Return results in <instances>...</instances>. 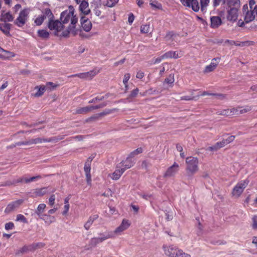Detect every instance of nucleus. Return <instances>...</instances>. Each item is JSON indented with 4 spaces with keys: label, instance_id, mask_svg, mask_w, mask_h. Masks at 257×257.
Wrapping results in <instances>:
<instances>
[{
    "label": "nucleus",
    "instance_id": "obj_1",
    "mask_svg": "<svg viewBox=\"0 0 257 257\" xmlns=\"http://www.w3.org/2000/svg\"><path fill=\"white\" fill-rule=\"evenodd\" d=\"M61 21L65 25L69 22L70 24L66 28L64 32H63V35L64 37H67L70 34L75 36L77 33V30L76 29V25L78 21V19L74 15V9L73 7L70 6L68 10L63 12L61 14Z\"/></svg>",
    "mask_w": 257,
    "mask_h": 257
},
{
    "label": "nucleus",
    "instance_id": "obj_2",
    "mask_svg": "<svg viewBox=\"0 0 257 257\" xmlns=\"http://www.w3.org/2000/svg\"><path fill=\"white\" fill-rule=\"evenodd\" d=\"M186 167V176L188 179H191L193 176L198 172L199 170V161L197 157H188L185 160Z\"/></svg>",
    "mask_w": 257,
    "mask_h": 257
},
{
    "label": "nucleus",
    "instance_id": "obj_3",
    "mask_svg": "<svg viewBox=\"0 0 257 257\" xmlns=\"http://www.w3.org/2000/svg\"><path fill=\"white\" fill-rule=\"evenodd\" d=\"M48 28L53 31L54 34L56 36L64 37L63 32L66 30L65 25L58 20H50L48 23Z\"/></svg>",
    "mask_w": 257,
    "mask_h": 257
},
{
    "label": "nucleus",
    "instance_id": "obj_4",
    "mask_svg": "<svg viewBox=\"0 0 257 257\" xmlns=\"http://www.w3.org/2000/svg\"><path fill=\"white\" fill-rule=\"evenodd\" d=\"M257 6H255L253 10L249 9L247 5H244L242 7L243 14L244 15V21L246 23H249L255 19V14H256Z\"/></svg>",
    "mask_w": 257,
    "mask_h": 257
},
{
    "label": "nucleus",
    "instance_id": "obj_5",
    "mask_svg": "<svg viewBox=\"0 0 257 257\" xmlns=\"http://www.w3.org/2000/svg\"><path fill=\"white\" fill-rule=\"evenodd\" d=\"M30 10L29 9L26 8L22 10L18 17L15 21V24L19 27H23L27 22Z\"/></svg>",
    "mask_w": 257,
    "mask_h": 257
},
{
    "label": "nucleus",
    "instance_id": "obj_6",
    "mask_svg": "<svg viewBox=\"0 0 257 257\" xmlns=\"http://www.w3.org/2000/svg\"><path fill=\"white\" fill-rule=\"evenodd\" d=\"M249 183V180L245 179L239 182L233 188L232 194L233 196L239 197Z\"/></svg>",
    "mask_w": 257,
    "mask_h": 257
},
{
    "label": "nucleus",
    "instance_id": "obj_7",
    "mask_svg": "<svg viewBox=\"0 0 257 257\" xmlns=\"http://www.w3.org/2000/svg\"><path fill=\"white\" fill-rule=\"evenodd\" d=\"M93 158V156L89 157L85 162L84 167V171L86 175V182L88 185H91V176L90 174L91 163Z\"/></svg>",
    "mask_w": 257,
    "mask_h": 257
},
{
    "label": "nucleus",
    "instance_id": "obj_8",
    "mask_svg": "<svg viewBox=\"0 0 257 257\" xmlns=\"http://www.w3.org/2000/svg\"><path fill=\"white\" fill-rule=\"evenodd\" d=\"M226 19L230 22H235L237 21L238 17V10L239 9L235 8L226 9Z\"/></svg>",
    "mask_w": 257,
    "mask_h": 257
},
{
    "label": "nucleus",
    "instance_id": "obj_9",
    "mask_svg": "<svg viewBox=\"0 0 257 257\" xmlns=\"http://www.w3.org/2000/svg\"><path fill=\"white\" fill-rule=\"evenodd\" d=\"M163 248L165 251V253L166 255L169 257H178L179 250L178 248L173 245L169 246L164 245Z\"/></svg>",
    "mask_w": 257,
    "mask_h": 257
},
{
    "label": "nucleus",
    "instance_id": "obj_10",
    "mask_svg": "<svg viewBox=\"0 0 257 257\" xmlns=\"http://www.w3.org/2000/svg\"><path fill=\"white\" fill-rule=\"evenodd\" d=\"M23 202V199H19L11 202L7 206L5 209V212L8 214L15 210L20 207Z\"/></svg>",
    "mask_w": 257,
    "mask_h": 257
},
{
    "label": "nucleus",
    "instance_id": "obj_11",
    "mask_svg": "<svg viewBox=\"0 0 257 257\" xmlns=\"http://www.w3.org/2000/svg\"><path fill=\"white\" fill-rule=\"evenodd\" d=\"M181 1L184 6L191 7L195 12H198L200 9L198 0H181Z\"/></svg>",
    "mask_w": 257,
    "mask_h": 257
},
{
    "label": "nucleus",
    "instance_id": "obj_12",
    "mask_svg": "<svg viewBox=\"0 0 257 257\" xmlns=\"http://www.w3.org/2000/svg\"><path fill=\"white\" fill-rule=\"evenodd\" d=\"M179 165L176 162H174L171 166L167 169L163 177L164 178H167L174 176L179 171Z\"/></svg>",
    "mask_w": 257,
    "mask_h": 257
},
{
    "label": "nucleus",
    "instance_id": "obj_13",
    "mask_svg": "<svg viewBox=\"0 0 257 257\" xmlns=\"http://www.w3.org/2000/svg\"><path fill=\"white\" fill-rule=\"evenodd\" d=\"M135 164V162L134 160H132V159H130V158L127 157L125 160H122L117 165V168L123 169L124 171H125L126 169L132 167Z\"/></svg>",
    "mask_w": 257,
    "mask_h": 257
},
{
    "label": "nucleus",
    "instance_id": "obj_14",
    "mask_svg": "<svg viewBox=\"0 0 257 257\" xmlns=\"http://www.w3.org/2000/svg\"><path fill=\"white\" fill-rule=\"evenodd\" d=\"M99 72V70L97 69H95L94 70H91L89 72L78 73L75 75H73L71 76H78L81 78H86V79H91L93 76L96 75Z\"/></svg>",
    "mask_w": 257,
    "mask_h": 257
},
{
    "label": "nucleus",
    "instance_id": "obj_15",
    "mask_svg": "<svg viewBox=\"0 0 257 257\" xmlns=\"http://www.w3.org/2000/svg\"><path fill=\"white\" fill-rule=\"evenodd\" d=\"M224 4L226 6V9L235 8L239 9L240 1V0H224Z\"/></svg>",
    "mask_w": 257,
    "mask_h": 257
},
{
    "label": "nucleus",
    "instance_id": "obj_16",
    "mask_svg": "<svg viewBox=\"0 0 257 257\" xmlns=\"http://www.w3.org/2000/svg\"><path fill=\"white\" fill-rule=\"evenodd\" d=\"M82 28L86 32L90 31L92 24L90 21L85 17H82L80 20Z\"/></svg>",
    "mask_w": 257,
    "mask_h": 257
},
{
    "label": "nucleus",
    "instance_id": "obj_17",
    "mask_svg": "<svg viewBox=\"0 0 257 257\" xmlns=\"http://www.w3.org/2000/svg\"><path fill=\"white\" fill-rule=\"evenodd\" d=\"M183 54L181 52L176 51H169L163 55V58H175L177 59L180 58L182 56Z\"/></svg>",
    "mask_w": 257,
    "mask_h": 257
},
{
    "label": "nucleus",
    "instance_id": "obj_18",
    "mask_svg": "<svg viewBox=\"0 0 257 257\" xmlns=\"http://www.w3.org/2000/svg\"><path fill=\"white\" fill-rule=\"evenodd\" d=\"M79 10L85 15H88L90 13V10L89 8V4L87 1L82 2L79 4Z\"/></svg>",
    "mask_w": 257,
    "mask_h": 257
},
{
    "label": "nucleus",
    "instance_id": "obj_19",
    "mask_svg": "<svg viewBox=\"0 0 257 257\" xmlns=\"http://www.w3.org/2000/svg\"><path fill=\"white\" fill-rule=\"evenodd\" d=\"M13 52L5 50L0 47V58L2 59H9L14 56Z\"/></svg>",
    "mask_w": 257,
    "mask_h": 257
},
{
    "label": "nucleus",
    "instance_id": "obj_20",
    "mask_svg": "<svg viewBox=\"0 0 257 257\" xmlns=\"http://www.w3.org/2000/svg\"><path fill=\"white\" fill-rule=\"evenodd\" d=\"M223 115H232L234 114H239V107L237 108H232L231 109H228L226 110H224L220 113Z\"/></svg>",
    "mask_w": 257,
    "mask_h": 257
},
{
    "label": "nucleus",
    "instance_id": "obj_21",
    "mask_svg": "<svg viewBox=\"0 0 257 257\" xmlns=\"http://www.w3.org/2000/svg\"><path fill=\"white\" fill-rule=\"evenodd\" d=\"M98 218V215L94 214L93 215L90 216L87 221L84 224V228L88 230L90 229L91 226L93 223L94 221L96 220Z\"/></svg>",
    "mask_w": 257,
    "mask_h": 257
},
{
    "label": "nucleus",
    "instance_id": "obj_22",
    "mask_svg": "<svg viewBox=\"0 0 257 257\" xmlns=\"http://www.w3.org/2000/svg\"><path fill=\"white\" fill-rule=\"evenodd\" d=\"M211 27L212 28H217L220 25H221L222 23L221 20L219 17L218 16H213L211 17Z\"/></svg>",
    "mask_w": 257,
    "mask_h": 257
},
{
    "label": "nucleus",
    "instance_id": "obj_23",
    "mask_svg": "<svg viewBox=\"0 0 257 257\" xmlns=\"http://www.w3.org/2000/svg\"><path fill=\"white\" fill-rule=\"evenodd\" d=\"M98 234L99 235L98 237L101 238L102 242L107 239L114 237V233L112 231H106L104 232L98 233Z\"/></svg>",
    "mask_w": 257,
    "mask_h": 257
},
{
    "label": "nucleus",
    "instance_id": "obj_24",
    "mask_svg": "<svg viewBox=\"0 0 257 257\" xmlns=\"http://www.w3.org/2000/svg\"><path fill=\"white\" fill-rule=\"evenodd\" d=\"M124 172L123 169L121 168H117V165L116 166L115 171L112 174V179L113 180H118L122 174Z\"/></svg>",
    "mask_w": 257,
    "mask_h": 257
},
{
    "label": "nucleus",
    "instance_id": "obj_25",
    "mask_svg": "<svg viewBox=\"0 0 257 257\" xmlns=\"http://www.w3.org/2000/svg\"><path fill=\"white\" fill-rule=\"evenodd\" d=\"M124 172L123 169L121 168H117V165L116 166L115 171L112 174V179L113 180H118L122 174Z\"/></svg>",
    "mask_w": 257,
    "mask_h": 257
},
{
    "label": "nucleus",
    "instance_id": "obj_26",
    "mask_svg": "<svg viewBox=\"0 0 257 257\" xmlns=\"http://www.w3.org/2000/svg\"><path fill=\"white\" fill-rule=\"evenodd\" d=\"M101 238L99 237H94L90 239L88 246L90 248L95 247L98 244L102 242Z\"/></svg>",
    "mask_w": 257,
    "mask_h": 257
},
{
    "label": "nucleus",
    "instance_id": "obj_27",
    "mask_svg": "<svg viewBox=\"0 0 257 257\" xmlns=\"http://www.w3.org/2000/svg\"><path fill=\"white\" fill-rule=\"evenodd\" d=\"M48 193V188L43 187L36 189L34 192V194L36 197H40Z\"/></svg>",
    "mask_w": 257,
    "mask_h": 257
},
{
    "label": "nucleus",
    "instance_id": "obj_28",
    "mask_svg": "<svg viewBox=\"0 0 257 257\" xmlns=\"http://www.w3.org/2000/svg\"><path fill=\"white\" fill-rule=\"evenodd\" d=\"M41 219L44 220L45 223L50 224L55 221V218L54 216H51L50 215H47L46 214H43L42 216L39 217Z\"/></svg>",
    "mask_w": 257,
    "mask_h": 257
},
{
    "label": "nucleus",
    "instance_id": "obj_29",
    "mask_svg": "<svg viewBox=\"0 0 257 257\" xmlns=\"http://www.w3.org/2000/svg\"><path fill=\"white\" fill-rule=\"evenodd\" d=\"M46 206V205L44 203L40 204L38 205L35 212V213L38 216V217H40L43 214V213L44 211Z\"/></svg>",
    "mask_w": 257,
    "mask_h": 257
},
{
    "label": "nucleus",
    "instance_id": "obj_30",
    "mask_svg": "<svg viewBox=\"0 0 257 257\" xmlns=\"http://www.w3.org/2000/svg\"><path fill=\"white\" fill-rule=\"evenodd\" d=\"M38 35L43 39H47L49 37V33L46 30H40L38 31Z\"/></svg>",
    "mask_w": 257,
    "mask_h": 257
},
{
    "label": "nucleus",
    "instance_id": "obj_31",
    "mask_svg": "<svg viewBox=\"0 0 257 257\" xmlns=\"http://www.w3.org/2000/svg\"><path fill=\"white\" fill-rule=\"evenodd\" d=\"M119 0H104L102 2L103 6H107L108 7H113L118 2Z\"/></svg>",
    "mask_w": 257,
    "mask_h": 257
},
{
    "label": "nucleus",
    "instance_id": "obj_32",
    "mask_svg": "<svg viewBox=\"0 0 257 257\" xmlns=\"http://www.w3.org/2000/svg\"><path fill=\"white\" fill-rule=\"evenodd\" d=\"M174 75L173 74H170L165 79L164 84L172 85L174 82Z\"/></svg>",
    "mask_w": 257,
    "mask_h": 257
},
{
    "label": "nucleus",
    "instance_id": "obj_33",
    "mask_svg": "<svg viewBox=\"0 0 257 257\" xmlns=\"http://www.w3.org/2000/svg\"><path fill=\"white\" fill-rule=\"evenodd\" d=\"M2 16L3 20L5 22H11L14 19V17L10 13L2 14Z\"/></svg>",
    "mask_w": 257,
    "mask_h": 257
},
{
    "label": "nucleus",
    "instance_id": "obj_34",
    "mask_svg": "<svg viewBox=\"0 0 257 257\" xmlns=\"http://www.w3.org/2000/svg\"><path fill=\"white\" fill-rule=\"evenodd\" d=\"M195 91V90H192L191 91V96H183L180 97V99L181 100H186V101H189V100H196V96H193V92Z\"/></svg>",
    "mask_w": 257,
    "mask_h": 257
},
{
    "label": "nucleus",
    "instance_id": "obj_35",
    "mask_svg": "<svg viewBox=\"0 0 257 257\" xmlns=\"http://www.w3.org/2000/svg\"><path fill=\"white\" fill-rule=\"evenodd\" d=\"M27 253V247L25 245H24L22 248L18 249L15 251V255L17 256H20L23 254Z\"/></svg>",
    "mask_w": 257,
    "mask_h": 257
},
{
    "label": "nucleus",
    "instance_id": "obj_36",
    "mask_svg": "<svg viewBox=\"0 0 257 257\" xmlns=\"http://www.w3.org/2000/svg\"><path fill=\"white\" fill-rule=\"evenodd\" d=\"M62 139L61 138L54 137L48 139H42V143L57 142Z\"/></svg>",
    "mask_w": 257,
    "mask_h": 257
},
{
    "label": "nucleus",
    "instance_id": "obj_37",
    "mask_svg": "<svg viewBox=\"0 0 257 257\" xmlns=\"http://www.w3.org/2000/svg\"><path fill=\"white\" fill-rule=\"evenodd\" d=\"M10 24H6L4 26L0 27V30L6 35L10 34Z\"/></svg>",
    "mask_w": 257,
    "mask_h": 257
},
{
    "label": "nucleus",
    "instance_id": "obj_38",
    "mask_svg": "<svg viewBox=\"0 0 257 257\" xmlns=\"http://www.w3.org/2000/svg\"><path fill=\"white\" fill-rule=\"evenodd\" d=\"M42 178V177L41 175L33 176L29 178H26L25 179V182L26 183H29L31 182L37 181L38 180L41 179Z\"/></svg>",
    "mask_w": 257,
    "mask_h": 257
},
{
    "label": "nucleus",
    "instance_id": "obj_39",
    "mask_svg": "<svg viewBox=\"0 0 257 257\" xmlns=\"http://www.w3.org/2000/svg\"><path fill=\"white\" fill-rule=\"evenodd\" d=\"M45 19L46 17L44 15L39 16L35 20V23L37 26H40Z\"/></svg>",
    "mask_w": 257,
    "mask_h": 257
},
{
    "label": "nucleus",
    "instance_id": "obj_40",
    "mask_svg": "<svg viewBox=\"0 0 257 257\" xmlns=\"http://www.w3.org/2000/svg\"><path fill=\"white\" fill-rule=\"evenodd\" d=\"M220 145H219L218 142H217L215 143L214 145L209 147L207 148V151H216L219 149L221 148Z\"/></svg>",
    "mask_w": 257,
    "mask_h": 257
},
{
    "label": "nucleus",
    "instance_id": "obj_41",
    "mask_svg": "<svg viewBox=\"0 0 257 257\" xmlns=\"http://www.w3.org/2000/svg\"><path fill=\"white\" fill-rule=\"evenodd\" d=\"M150 4L152 8L155 9H160L162 8L161 4L155 0H151Z\"/></svg>",
    "mask_w": 257,
    "mask_h": 257
},
{
    "label": "nucleus",
    "instance_id": "obj_42",
    "mask_svg": "<svg viewBox=\"0 0 257 257\" xmlns=\"http://www.w3.org/2000/svg\"><path fill=\"white\" fill-rule=\"evenodd\" d=\"M16 221H20L24 223L28 222L27 218L23 214H19L17 215Z\"/></svg>",
    "mask_w": 257,
    "mask_h": 257
},
{
    "label": "nucleus",
    "instance_id": "obj_43",
    "mask_svg": "<svg viewBox=\"0 0 257 257\" xmlns=\"http://www.w3.org/2000/svg\"><path fill=\"white\" fill-rule=\"evenodd\" d=\"M46 90V86H41L39 88L37 92L35 93V96L37 97L41 96L43 95Z\"/></svg>",
    "mask_w": 257,
    "mask_h": 257
},
{
    "label": "nucleus",
    "instance_id": "obj_44",
    "mask_svg": "<svg viewBox=\"0 0 257 257\" xmlns=\"http://www.w3.org/2000/svg\"><path fill=\"white\" fill-rule=\"evenodd\" d=\"M139 90L138 88L134 89L130 94L127 99H132L133 98L136 97L139 93Z\"/></svg>",
    "mask_w": 257,
    "mask_h": 257
},
{
    "label": "nucleus",
    "instance_id": "obj_45",
    "mask_svg": "<svg viewBox=\"0 0 257 257\" xmlns=\"http://www.w3.org/2000/svg\"><path fill=\"white\" fill-rule=\"evenodd\" d=\"M200 8L202 11H204L206 8V7L208 6L209 0H200Z\"/></svg>",
    "mask_w": 257,
    "mask_h": 257
},
{
    "label": "nucleus",
    "instance_id": "obj_46",
    "mask_svg": "<svg viewBox=\"0 0 257 257\" xmlns=\"http://www.w3.org/2000/svg\"><path fill=\"white\" fill-rule=\"evenodd\" d=\"M252 228L254 230H257V215H254L252 218Z\"/></svg>",
    "mask_w": 257,
    "mask_h": 257
},
{
    "label": "nucleus",
    "instance_id": "obj_47",
    "mask_svg": "<svg viewBox=\"0 0 257 257\" xmlns=\"http://www.w3.org/2000/svg\"><path fill=\"white\" fill-rule=\"evenodd\" d=\"M254 44V42L251 41H246L241 42L240 43H237L236 46H240L241 47L253 45Z\"/></svg>",
    "mask_w": 257,
    "mask_h": 257
},
{
    "label": "nucleus",
    "instance_id": "obj_48",
    "mask_svg": "<svg viewBox=\"0 0 257 257\" xmlns=\"http://www.w3.org/2000/svg\"><path fill=\"white\" fill-rule=\"evenodd\" d=\"M150 29V27L149 25H144L141 26V32L142 33L147 34L149 32Z\"/></svg>",
    "mask_w": 257,
    "mask_h": 257
},
{
    "label": "nucleus",
    "instance_id": "obj_49",
    "mask_svg": "<svg viewBox=\"0 0 257 257\" xmlns=\"http://www.w3.org/2000/svg\"><path fill=\"white\" fill-rule=\"evenodd\" d=\"M107 96L106 95L105 96H101V97L97 96V97H96L95 98H93L91 100H89V103H95L97 101H101L103 99H104L105 98H106Z\"/></svg>",
    "mask_w": 257,
    "mask_h": 257
},
{
    "label": "nucleus",
    "instance_id": "obj_50",
    "mask_svg": "<svg viewBox=\"0 0 257 257\" xmlns=\"http://www.w3.org/2000/svg\"><path fill=\"white\" fill-rule=\"evenodd\" d=\"M30 145L33 144H37L42 143V139L38 138L36 139H33L29 140Z\"/></svg>",
    "mask_w": 257,
    "mask_h": 257
},
{
    "label": "nucleus",
    "instance_id": "obj_51",
    "mask_svg": "<svg viewBox=\"0 0 257 257\" xmlns=\"http://www.w3.org/2000/svg\"><path fill=\"white\" fill-rule=\"evenodd\" d=\"M216 65H207L204 70V73H209L212 71H213L215 68Z\"/></svg>",
    "mask_w": 257,
    "mask_h": 257
},
{
    "label": "nucleus",
    "instance_id": "obj_52",
    "mask_svg": "<svg viewBox=\"0 0 257 257\" xmlns=\"http://www.w3.org/2000/svg\"><path fill=\"white\" fill-rule=\"evenodd\" d=\"M130 78V74L129 73H126L124 75V78L123 79V83L125 85V87H127V82Z\"/></svg>",
    "mask_w": 257,
    "mask_h": 257
},
{
    "label": "nucleus",
    "instance_id": "obj_53",
    "mask_svg": "<svg viewBox=\"0 0 257 257\" xmlns=\"http://www.w3.org/2000/svg\"><path fill=\"white\" fill-rule=\"evenodd\" d=\"M214 93H210L208 91H204L203 92H199L197 95L196 96L197 99L199 97L201 96H205V95H208V96H213Z\"/></svg>",
    "mask_w": 257,
    "mask_h": 257
},
{
    "label": "nucleus",
    "instance_id": "obj_54",
    "mask_svg": "<svg viewBox=\"0 0 257 257\" xmlns=\"http://www.w3.org/2000/svg\"><path fill=\"white\" fill-rule=\"evenodd\" d=\"M15 225L13 222H9L5 224V229L7 230H9L10 229H12L14 228Z\"/></svg>",
    "mask_w": 257,
    "mask_h": 257
},
{
    "label": "nucleus",
    "instance_id": "obj_55",
    "mask_svg": "<svg viewBox=\"0 0 257 257\" xmlns=\"http://www.w3.org/2000/svg\"><path fill=\"white\" fill-rule=\"evenodd\" d=\"M22 145H25V146H27V145H30V142H29V141H21V142H17L15 144V145H14V147H16V146H22Z\"/></svg>",
    "mask_w": 257,
    "mask_h": 257
},
{
    "label": "nucleus",
    "instance_id": "obj_56",
    "mask_svg": "<svg viewBox=\"0 0 257 257\" xmlns=\"http://www.w3.org/2000/svg\"><path fill=\"white\" fill-rule=\"evenodd\" d=\"M91 110H93L92 106H88L83 107L81 109L79 110V113L86 112Z\"/></svg>",
    "mask_w": 257,
    "mask_h": 257
},
{
    "label": "nucleus",
    "instance_id": "obj_57",
    "mask_svg": "<svg viewBox=\"0 0 257 257\" xmlns=\"http://www.w3.org/2000/svg\"><path fill=\"white\" fill-rule=\"evenodd\" d=\"M55 195L54 194L51 195L49 198V204L51 206H53L55 203Z\"/></svg>",
    "mask_w": 257,
    "mask_h": 257
},
{
    "label": "nucleus",
    "instance_id": "obj_58",
    "mask_svg": "<svg viewBox=\"0 0 257 257\" xmlns=\"http://www.w3.org/2000/svg\"><path fill=\"white\" fill-rule=\"evenodd\" d=\"M25 246L27 247V252H28L29 251H34L36 250L34 243L28 245H25Z\"/></svg>",
    "mask_w": 257,
    "mask_h": 257
},
{
    "label": "nucleus",
    "instance_id": "obj_59",
    "mask_svg": "<svg viewBox=\"0 0 257 257\" xmlns=\"http://www.w3.org/2000/svg\"><path fill=\"white\" fill-rule=\"evenodd\" d=\"M106 105H107V103L105 102H103L101 104H99L98 105L92 106V108L93 109H97L98 108H103V107H105V106H106Z\"/></svg>",
    "mask_w": 257,
    "mask_h": 257
},
{
    "label": "nucleus",
    "instance_id": "obj_60",
    "mask_svg": "<svg viewBox=\"0 0 257 257\" xmlns=\"http://www.w3.org/2000/svg\"><path fill=\"white\" fill-rule=\"evenodd\" d=\"M178 253V257H191V255L189 254L184 252L182 249H180Z\"/></svg>",
    "mask_w": 257,
    "mask_h": 257
},
{
    "label": "nucleus",
    "instance_id": "obj_61",
    "mask_svg": "<svg viewBox=\"0 0 257 257\" xmlns=\"http://www.w3.org/2000/svg\"><path fill=\"white\" fill-rule=\"evenodd\" d=\"M123 225V224H120L118 227H117L115 229V230L114 231V232H112L113 233H114V235L116 233H119V232H120L123 230H124V228L122 227Z\"/></svg>",
    "mask_w": 257,
    "mask_h": 257
},
{
    "label": "nucleus",
    "instance_id": "obj_62",
    "mask_svg": "<svg viewBox=\"0 0 257 257\" xmlns=\"http://www.w3.org/2000/svg\"><path fill=\"white\" fill-rule=\"evenodd\" d=\"M235 137L234 136H230L229 137H228L227 139H224V140L226 141V143H227V144H228L231 143L232 142H233L234 141V140L235 139Z\"/></svg>",
    "mask_w": 257,
    "mask_h": 257
},
{
    "label": "nucleus",
    "instance_id": "obj_63",
    "mask_svg": "<svg viewBox=\"0 0 257 257\" xmlns=\"http://www.w3.org/2000/svg\"><path fill=\"white\" fill-rule=\"evenodd\" d=\"M250 110V109L248 107H246V108L239 107V114L247 112L248 111H249Z\"/></svg>",
    "mask_w": 257,
    "mask_h": 257
},
{
    "label": "nucleus",
    "instance_id": "obj_64",
    "mask_svg": "<svg viewBox=\"0 0 257 257\" xmlns=\"http://www.w3.org/2000/svg\"><path fill=\"white\" fill-rule=\"evenodd\" d=\"M134 19H135V17H134V15L132 13L130 14L129 15L128 18V22L129 24H132L133 23V22H134Z\"/></svg>",
    "mask_w": 257,
    "mask_h": 257
}]
</instances>
